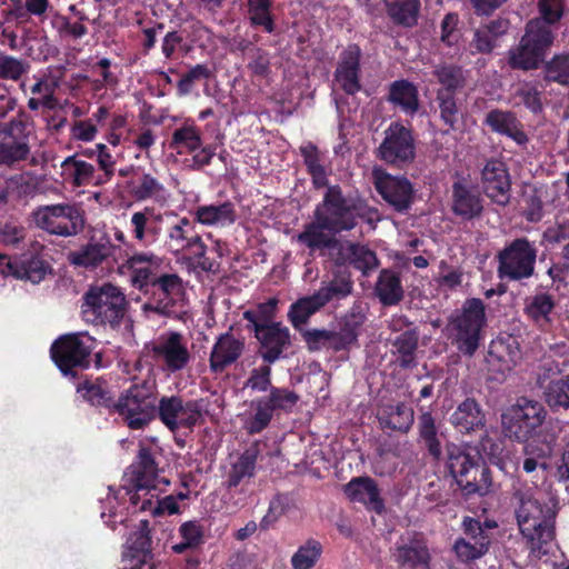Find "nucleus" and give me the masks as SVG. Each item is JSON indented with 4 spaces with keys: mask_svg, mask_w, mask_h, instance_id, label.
Wrapping results in <instances>:
<instances>
[{
    "mask_svg": "<svg viewBox=\"0 0 569 569\" xmlns=\"http://www.w3.org/2000/svg\"><path fill=\"white\" fill-rule=\"evenodd\" d=\"M378 220V210L370 207L366 199L358 194L346 196L339 184L331 186L316 204L313 220L303 226L296 241L310 253L328 250L330 260L337 267H348L353 242H343L336 234L353 230L360 221L375 227Z\"/></svg>",
    "mask_w": 569,
    "mask_h": 569,
    "instance_id": "f257e3e1",
    "label": "nucleus"
},
{
    "mask_svg": "<svg viewBox=\"0 0 569 569\" xmlns=\"http://www.w3.org/2000/svg\"><path fill=\"white\" fill-rule=\"evenodd\" d=\"M81 315L87 323L106 330L130 331L133 327L124 293L111 283L89 288L82 297Z\"/></svg>",
    "mask_w": 569,
    "mask_h": 569,
    "instance_id": "f03ea898",
    "label": "nucleus"
},
{
    "mask_svg": "<svg viewBox=\"0 0 569 569\" xmlns=\"http://www.w3.org/2000/svg\"><path fill=\"white\" fill-rule=\"evenodd\" d=\"M446 469L462 497H485L492 491V473L479 452L450 443L446 448Z\"/></svg>",
    "mask_w": 569,
    "mask_h": 569,
    "instance_id": "7ed1b4c3",
    "label": "nucleus"
},
{
    "mask_svg": "<svg viewBox=\"0 0 569 569\" xmlns=\"http://www.w3.org/2000/svg\"><path fill=\"white\" fill-rule=\"evenodd\" d=\"M487 325L486 305L480 298H468L448 321L452 345L463 356L472 357L479 349Z\"/></svg>",
    "mask_w": 569,
    "mask_h": 569,
    "instance_id": "20e7f679",
    "label": "nucleus"
},
{
    "mask_svg": "<svg viewBox=\"0 0 569 569\" xmlns=\"http://www.w3.org/2000/svg\"><path fill=\"white\" fill-rule=\"evenodd\" d=\"M157 406L156 385L144 380L119 395L114 413L130 430H143L157 418Z\"/></svg>",
    "mask_w": 569,
    "mask_h": 569,
    "instance_id": "39448f33",
    "label": "nucleus"
},
{
    "mask_svg": "<svg viewBox=\"0 0 569 569\" xmlns=\"http://www.w3.org/2000/svg\"><path fill=\"white\" fill-rule=\"evenodd\" d=\"M553 40L555 34L549 27L539 19L529 20L519 44L508 52V66L521 71L539 69Z\"/></svg>",
    "mask_w": 569,
    "mask_h": 569,
    "instance_id": "423d86ee",
    "label": "nucleus"
},
{
    "mask_svg": "<svg viewBox=\"0 0 569 569\" xmlns=\"http://www.w3.org/2000/svg\"><path fill=\"white\" fill-rule=\"evenodd\" d=\"M94 346L96 339L87 332L66 333L52 342L50 357L62 376L76 379L90 368Z\"/></svg>",
    "mask_w": 569,
    "mask_h": 569,
    "instance_id": "0eeeda50",
    "label": "nucleus"
},
{
    "mask_svg": "<svg viewBox=\"0 0 569 569\" xmlns=\"http://www.w3.org/2000/svg\"><path fill=\"white\" fill-rule=\"evenodd\" d=\"M538 248L527 237L507 241L496 254L500 281H522L535 274Z\"/></svg>",
    "mask_w": 569,
    "mask_h": 569,
    "instance_id": "6e6552de",
    "label": "nucleus"
},
{
    "mask_svg": "<svg viewBox=\"0 0 569 569\" xmlns=\"http://www.w3.org/2000/svg\"><path fill=\"white\" fill-rule=\"evenodd\" d=\"M142 293L147 297L142 306L144 312L174 319L186 313V290L177 273H166Z\"/></svg>",
    "mask_w": 569,
    "mask_h": 569,
    "instance_id": "1a4fd4ad",
    "label": "nucleus"
},
{
    "mask_svg": "<svg viewBox=\"0 0 569 569\" xmlns=\"http://www.w3.org/2000/svg\"><path fill=\"white\" fill-rule=\"evenodd\" d=\"M209 406L208 398L184 400L181 396H163L158 399L157 417L171 432L180 428L192 431L204 422Z\"/></svg>",
    "mask_w": 569,
    "mask_h": 569,
    "instance_id": "9d476101",
    "label": "nucleus"
},
{
    "mask_svg": "<svg viewBox=\"0 0 569 569\" xmlns=\"http://www.w3.org/2000/svg\"><path fill=\"white\" fill-rule=\"evenodd\" d=\"M547 410L538 400L520 397L501 416L506 437L518 442H526L542 426Z\"/></svg>",
    "mask_w": 569,
    "mask_h": 569,
    "instance_id": "9b49d317",
    "label": "nucleus"
},
{
    "mask_svg": "<svg viewBox=\"0 0 569 569\" xmlns=\"http://www.w3.org/2000/svg\"><path fill=\"white\" fill-rule=\"evenodd\" d=\"M300 400V396L289 388L273 387L267 396L252 400L254 413L246 422L249 435L262 432L271 422L274 415H290Z\"/></svg>",
    "mask_w": 569,
    "mask_h": 569,
    "instance_id": "f8f14e48",
    "label": "nucleus"
},
{
    "mask_svg": "<svg viewBox=\"0 0 569 569\" xmlns=\"http://www.w3.org/2000/svg\"><path fill=\"white\" fill-rule=\"evenodd\" d=\"M496 528L498 523L495 520L481 521L479 518L463 517L461 521L463 537L458 538L452 547L457 558L462 562H471L483 557L491 545V530Z\"/></svg>",
    "mask_w": 569,
    "mask_h": 569,
    "instance_id": "ddd939ff",
    "label": "nucleus"
},
{
    "mask_svg": "<svg viewBox=\"0 0 569 569\" xmlns=\"http://www.w3.org/2000/svg\"><path fill=\"white\" fill-rule=\"evenodd\" d=\"M34 221L46 232L66 238L82 232L86 224L83 210L70 203L42 207L34 212Z\"/></svg>",
    "mask_w": 569,
    "mask_h": 569,
    "instance_id": "4468645a",
    "label": "nucleus"
},
{
    "mask_svg": "<svg viewBox=\"0 0 569 569\" xmlns=\"http://www.w3.org/2000/svg\"><path fill=\"white\" fill-rule=\"evenodd\" d=\"M380 160L402 167L416 157L415 139L411 130L399 122H392L385 131V138L377 150Z\"/></svg>",
    "mask_w": 569,
    "mask_h": 569,
    "instance_id": "2eb2a0df",
    "label": "nucleus"
},
{
    "mask_svg": "<svg viewBox=\"0 0 569 569\" xmlns=\"http://www.w3.org/2000/svg\"><path fill=\"white\" fill-rule=\"evenodd\" d=\"M373 186L382 199L398 212L410 209L415 199L412 183L406 177L391 176L383 169L372 170Z\"/></svg>",
    "mask_w": 569,
    "mask_h": 569,
    "instance_id": "dca6fc26",
    "label": "nucleus"
},
{
    "mask_svg": "<svg viewBox=\"0 0 569 569\" xmlns=\"http://www.w3.org/2000/svg\"><path fill=\"white\" fill-rule=\"evenodd\" d=\"M151 353L157 362L172 373L183 370L191 360L187 342L178 331L161 335L152 343Z\"/></svg>",
    "mask_w": 569,
    "mask_h": 569,
    "instance_id": "f3484780",
    "label": "nucleus"
},
{
    "mask_svg": "<svg viewBox=\"0 0 569 569\" xmlns=\"http://www.w3.org/2000/svg\"><path fill=\"white\" fill-rule=\"evenodd\" d=\"M140 529L132 532L122 553L120 569H162L151 550L149 522L140 521Z\"/></svg>",
    "mask_w": 569,
    "mask_h": 569,
    "instance_id": "a211bd4d",
    "label": "nucleus"
},
{
    "mask_svg": "<svg viewBox=\"0 0 569 569\" xmlns=\"http://www.w3.org/2000/svg\"><path fill=\"white\" fill-rule=\"evenodd\" d=\"M137 458V462L131 466V477L128 480L129 487L126 492V495L129 496L131 505L134 507L138 506L141 500L140 492L143 491V496H147L150 490L156 489V480L159 470L150 448L140 447Z\"/></svg>",
    "mask_w": 569,
    "mask_h": 569,
    "instance_id": "6ab92c4d",
    "label": "nucleus"
},
{
    "mask_svg": "<svg viewBox=\"0 0 569 569\" xmlns=\"http://www.w3.org/2000/svg\"><path fill=\"white\" fill-rule=\"evenodd\" d=\"M257 340V355L264 363L272 365L288 358L287 351L292 346L291 333L288 327L280 323L260 328L253 333Z\"/></svg>",
    "mask_w": 569,
    "mask_h": 569,
    "instance_id": "aec40b11",
    "label": "nucleus"
},
{
    "mask_svg": "<svg viewBox=\"0 0 569 569\" xmlns=\"http://www.w3.org/2000/svg\"><path fill=\"white\" fill-rule=\"evenodd\" d=\"M481 183L485 194L496 204L505 207L510 202L511 180L506 164L490 159L481 170Z\"/></svg>",
    "mask_w": 569,
    "mask_h": 569,
    "instance_id": "412c9836",
    "label": "nucleus"
},
{
    "mask_svg": "<svg viewBox=\"0 0 569 569\" xmlns=\"http://www.w3.org/2000/svg\"><path fill=\"white\" fill-rule=\"evenodd\" d=\"M361 49L358 44H348L339 54L335 70V80L348 96H355L361 89Z\"/></svg>",
    "mask_w": 569,
    "mask_h": 569,
    "instance_id": "4be33fe9",
    "label": "nucleus"
},
{
    "mask_svg": "<svg viewBox=\"0 0 569 569\" xmlns=\"http://www.w3.org/2000/svg\"><path fill=\"white\" fill-rule=\"evenodd\" d=\"M483 199L480 192L465 178L451 186V212L465 220L480 218L483 212Z\"/></svg>",
    "mask_w": 569,
    "mask_h": 569,
    "instance_id": "5701e85b",
    "label": "nucleus"
},
{
    "mask_svg": "<svg viewBox=\"0 0 569 569\" xmlns=\"http://www.w3.org/2000/svg\"><path fill=\"white\" fill-rule=\"evenodd\" d=\"M553 372L551 365L540 367L537 383L542 389L545 403L551 412L560 413L569 410V375L550 379Z\"/></svg>",
    "mask_w": 569,
    "mask_h": 569,
    "instance_id": "b1692460",
    "label": "nucleus"
},
{
    "mask_svg": "<svg viewBox=\"0 0 569 569\" xmlns=\"http://www.w3.org/2000/svg\"><path fill=\"white\" fill-rule=\"evenodd\" d=\"M116 246L111 239L103 234L100 238L92 237L86 244L68 253L71 266L84 269H94L113 254Z\"/></svg>",
    "mask_w": 569,
    "mask_h": 569,
    "instance_id": "393cba45",
    "label": "nucleus"
},
{
    "mask_svg": "<svg viewBox=\"0 0 569 569\" xmlns=\"http://www.w3.org/2000/svg\"><path fill=\"white\" fill-rule=\"evenodd\" d=\"M126 188L130 197L136 201L152 200L157 203H164L168 199L164 186L156 177L141 168L132 171Z\"/></svg>",
    "mask_w": 569,
    "mask_h": 569,
    "instance_id": "a878e982",
    "label": "nucleus"
},
{
    "mask_svg": "<svg viewBox=\"0 0 569 569\" xmlns=\"http://www.w3.org/2000/svg\"><path fill=\"white\" fill-rule=\"evenodd\" d=\"M244 350V341L226 332L218 337L209 358L212 373H222L229 366L238 361Z\"/></svg>",
    "mask_w": 569,
    "mask_h": 569,
    "instance_id": "bb28decb",
    "label": "nucleus"
},
{
    "mask_svg": "<svg viewBox=\"0 0 569 569\" xmlns=\"http://www.w3.org/2000/svg\"><path fill=\"white\" fill-rule=\"evenodd\" d=\"M77 392L90 406L104 409L110 415H114L117 398L109 380L104 377L84 379L77 386Z\"/></svg>",
    "mask_w": 569,
    "mask_h": 569,
    "instance_id": "cd10ccee",
    "label": "nucleus"
},
{
    "mask_svg": "<svg viewBox=\"0 0 569 569\" xmlns=\"http://www.w3.org/2000/svg\"><path fill=\"white\" fill-rule=\"evenodd\" d=\"M343 492L350 501L362 503L377 513L385 510V502L380 496L378 485L368 476L352 478L343 487Z\"/></svg>",
    "mask_w": 569,
    "mask_h": 569,
    "instance_id": "c85d7f7f",
    "label": "nucleus"
},
{
    "mask_svg": "<svg viewBox=\"0 0 569 569\" xmlns=\"http://www.w3.org/2000/svg\"><path fill=\"white\" fill-rule=\"evenodd\" d=\"M377 419L382 430L406 435L413 426L415 411L403 401L385 403L378 408Z\"/></svg>",
    "mask_w": 569,
    "mask_h": 569,
    "instance_id": "c756f323",
    "label": "nucleus"
},
{
    "mask_svg": "<svg viewBox=\"0 0 569 569\" xmlns=\"http://www.w3.org/2000/svg\"><path fill=\"white\" fill-rule=\"evenodd\" d=\"M511 500L516 507L515 512L520 532L533 530L535 523L543 519L542 507L533 497L530 488H515Z\"/></svg>",
    "mask_w": 569,
    "mask_h": 569,
    "instance_id": "7c9ffc66",
    "label": "nucleus"
},
{
    "mask_svg": "<svg viewBox=\"0 0 569 569\" xmlns=\"http://www.w3.org/2000/svg\"><path fill=\"white\" fill-rule=\"evenodd\" d=\"M390 352L395 363L402 370L413 369L418 366L419 330L411 328L389 339Z\"/></svg>",
    "mask_w": 569,
    "mask_h": 569,
    "instance_id": "2f4dec72",
    "label": "nucleus"
},
{
    "mask_svg": "<svg viewBox=\"0 0 569 569\" xmlns=\"http://www.w3.org/2000/svg\"><path fill=\"white\" fill-rule=\"evenodd\" d=\"M259 455V445L254 442L246 448L237 460L231 463L226 480L228 490H233L254 477Z\"/></svg>",
    "mask_w": 569,
    "mask_h": 569,
    "instance_id": "473e14b6",
    "label": "nucleus"
},
{
    "mask_svg": "<svg viewBox=\"0 0 569 569\" xmlns=\"http://www.w3.org/2000/svg\"><path fill=\"white\" fill-rule=\"evenodd\" d=\"M485 124L491 131L512 139L519 146L528 142V137L512 111L493 109L487 113Z\"/></svg>",
    "mask_w": 569,
    "mask_h": 569,
    "instance_id": "72a5a7b5",
    "label": "nucleus"
},
{
    "mask_svg": "<svg viewBox=\"0 0 569 569\" xmlns=\"http://www.w3.org/2000/svg\"><path fill=\"white\" fill-rule=\"evenodd\" d=\"M166 228L164 244L172 253H180L190 248L191 242L200 234L196 231V221L189 220L187 217H178Z\"/></svg>",
    "mask_w": 569,
    "mask_h": 569,
    "instance_id": "f704fd0d",
    "label": "nucleus"
},
{
    "mask_svg": "<svg viewBox=\"0 0 569 569\" xmlns=\"http://www.w3.org/2000/svg\"><path fill=\"white\" fill-rule=\"evenodd\" d=\"M450 422L461 433H470L485 427L486 416L473 398H467L458 405L450 417Z\"/></svg>",
    "mask_w": 569,
    "mask_h": 569,
    "instance_id": "c9c22d12",
    "label": "nucleus"
},
{
    "mask_svg": "<svg viewBox=\"0 0 569 569\" xmlns=\"http://www.w3.org/2000/svg\"><path fill=\"white\" fill-rule=\"evenodd\" d=\"M387 100L408 116H415L420 109L418 87L407 79L389 84Z\"/></svg>",
    "mask_w": 569,
    "mask_h": 569,
    "instance_id": "e433bc0d",
    "label": "nucleus"
},
{
    "mask_svg": "<svg viewBox=\"0 0 569 569\" xmlns=\"http://www.w3.org/2000/svg\"><path fill=\"white\" fill-rule=\"evenodd\" d=\"M194 221L203 226L229 227L237 221L236 207L231 201L219 204H201L193 211Z\"/></svg>",
    "mask_w": 569,
    "mask_h": 569,
    "instance_id": "4c0bfd02",
    "label": "nucleus"
},
{
    "mask_svg": "<svg viewBox=\"0 0 569 569\" xmlns=\"http://www.w3.org/2000/svg\"><path fill=\"white\" fill-rule=\"evenodd\" d=\"M202 132L194 120L187 118L182 124L176 128L169 141V148L178 154H191L202 146Z\"/></svg>",
    "mask_w": 569,
    "mask_h": 569,
    "instance_id": "58836bf2",
    "label": "nucleus"
},
{
    "mask_svg": "<svg viewBox=\"0 0 569 569\" xmlns=\"http://www.w3.org/2000/svg\"><path fill=\"white\" fill-rule=\"evenodd\" d=\"M375 295L385 307L399 305L405 298L399 273L392 269H382L375 284Z\"/></svg>",
    "mask_w": 569,
    "mask_h": 569,
    "instance_id": "ea45409f",
    "label": "nucleus"
},
{
    "mask_svg": "<svg viewBox=\"0 0 569 569\" xmlns=\"http://www.w3.org/2000/svg\"><path fill=\"white\" fill-rule=\"evenodd\" d=\"M279 299L276 297L269 298L264 302L256 303L253 307L247 309L242 313V318L247 321L246 329L249 332H257L260 328H268V326L280 323L277 321Z\"/></svg>",
    "mask_w": 569,
    "mask_h": 569,
    "instance_id": "a19ab883",
    "label": "nucleus"
},
{
    "mask_svg": "<svg viewBox=\"0 0 569 569\" xmlns=\"http://www.w3.org/2000/svg\"><path fill=\"white\" fill-rule=\"evenodd\" d=\"M556 308V299L548 292H537L526 299L523 313L540 327L551 323V313Z\"/></svg>",
    "mask_w": 569,
    "mask_h": 569,
    "instance_id": "79ce46f5",
    "label": "nucleus"
},
{
    "mask_svg": "<svg viewBox=\"0 0 569 569\" xmlns=\"http://www.w3.org/2000/svg\"><path fill=\"white\" fill-rule=\"evenodd\" d=\"M386 11L391 21L405 28H412L418 23L420 0H385Z\"/></svg>",
    "mask_w": 569,
    "mask_h": 569,
    "instance_id": "37998d69",
    "label": "nucleus"
},
{
    "mask_svg": "<svg viewBox=\"0 0 569 569\" xmlns=\"http://www.w3.org/2000/svg\"><path fill=\"white\" fill-rule=\"evenodd\" d=\"M395 557L400 569H429L430 553L420 541L398 547Z\"/></svg>",
    "mask_w": 569,
    "mask_h": 569,
    "instance_id": "c03bdc74",
    "label": "nucleus"
},
{
    "mask_svg": "<svg viewBox=\"0 0 569 569\" xmlns=\"http://www.w3.org/2000/svg\"><path fill=\"white\" fill-rule=\"evenodd\" d=\"M432 73L440 84L436 92L457 94L466 86L467 78L463 68L460 66L441 63L435 68Z\"/></svg>",
    "mask_w": 569,
    "mask_h": 569,
    "instance_id": "a18cd8bd",
    "label": "nucleus"
},
{
    "mask_svg": "<svg viewBox=\"0 0 569 569\" xmlns=\"http://www.w3.org/2000/svg\"><path fill=\"white\" fill-rule=\"evenodd\" d=\"M418 435L429 456L439 461L442 456V448L438 437L436 419L430 411H425L418 417Z\"/></svg>",
    "mask_w": 569,
    "mask_h": 569,
    "instance_id": "49530a36",
    "label": "nucleus"
},
{
    "mask_svg": "<svg viewBox=\"0 0 569 569\" xmlns=\"http://www.w3.org/2000/svg\"><path fill=\"white\" fill-rule=\"evenodd\" d=\"M272 0H248L247 13L250 26L261 28L267 33L276 30L274 18L272 14Z\"/></svg>",
    "mask_w": 569,
    "mask_h": 569,
    "instance_id": "de8ad7c7",
    "label": "nucleus"
},
{
    "mask_svg": "<svg viewBox=\"0 0 569 569\" xmlns=\"http://www.w3.org/2000/svg\"><path fill=\"white\" fill-rule=\"evenodd\" d=\"M323 307L322 302L315 292L311 296L299 298L291 303L288 310V320L296 330L308 322L310 317Z\"/></svg>",
    "mask_w": 569,
    "mask_h": 569,
    "instance_id": "09e8293b",
    "label": "nucleus"
},
{
    "mask_svg": "<svg viewBox=\"0 0 569 569\" xmlns=\"http://www.w3.org/2000/svg\"><path fill=\"white\" fill-rule=\"evenodd\" d=\"M300 153L303 158V162L307 167V171L311 177L315 189H321L326 187V191L332 184H329L327 172L321 163L319 150L315 144H308L300 148Z\"/></svg>",
    "mask_w": 569,
    "mask_h": 569,
    "instance_id": "8fccbe9b",
    "label": "nucleus"
},
{
    "mask_svg": "<svg viewBox=\"0 0 569 569\" xmlns=\"http://www.w3.org/2000/svg\"><path fill=\"white\" fill-rule=\"evenodd\" d=\"M34 83L29 87L31 97L28 100V108L32 111L41 107L53 109L56 106L54 88L44 76L34 78Z\"/></svg>",
    "mask_w": 569,
    "mask_h": 569,
    "instance_id": "3c124183",
    "label": "nucleus"
},
{
    "mask_svg": "<svg viewBox=\"0 0 569 569\" xmlns=\"http://www.w3.org/2000/svg\"><path fill=\"white\" fill-rule=\"evenodd\" d=\"M179 536L181 541L172 545L171 549L174 553H183L189 549L200 547L204 541L203 527L197 520H189L180 525Z\"/></svg>",
    "mask_w": 569,
    "mask_h": 569,
    "instance_id": "603ef678",
    "label": "nucleus"
},
{
    "mask_svg": "<svg viewBox=\"0 0 569 569\" xmlns=\"http://www.w3.org/2000/svg\"><path fill=\"white\" fill-rule=\"evenodd\" d=\"M489 355L507 365H516L521 358L517 339L512 336L497 337L489 346Z\"/></svg>",
    "mask_w": 569,
    "mask_h": 569,
    "instance_id": "864d4df0",
    "label": "nucleus"
},
{
    "mask_svg": "<svg viewBox=\"0 0 569 569\" xmlns=\"http://www.w3.org/2000/svg\"><path fill=\"white\" fill-rule=\"evenodd\" d=\"M152 213V208H144L143 211L134 212L131 217L133 237L143 244L152 243L160 231V228L154 222L148 221V214Z\"/></svg>",
    "mask_w": 569,
    "mask_h": 569,
    "instance_id": "5fc2aeb1",
    "label": "nucleus"
},
{
    "mask_svg": "<svg viewBox=\"0 0 569 569\" xmlns=\"http://www.w3.org/2000/svg\"><path fill=\"white\" fill-rule=\"evenodd\" d=\"M543 79L546 82L569 86V52L555 54L543 62Z\"/></svg>",
    "mask_w": 569,
    "mask_h": 569,
    "instance_id": "6e6d98bb",
    "label": "nucleus"
},
{
    "mask_svg": "<svg viewBox=\"0 0 569 569\" xmlns=\"http://www.w3.org/2000/svg\"><path fill=\"white\" fill-rule=\"evenodd\" d=\"M323 548L320 541L309 538L303 545L299 546L291 557L292 569H311L321 558Z\"/></svg>",
    "mask_w": 569,
    "mask_h": 569,
    "instance_id": "4d7b16f0",
    "label": "nucleus"
},
{
    "mask_svg": "<svg viewBox=\"0 0 569 569\" xmlns=\"http://www.w3.org/2000/svg\"><path fill=\"white\" fill-rule=\"evenodd\" d=\"M77 156L66 158L61 168L72 179L74 186L81 187L92 183L96 170L93 164L79 160Z\"/></svg>",
    "mask_w": 569,
    "mask_h": 569,
    "instance_id": "13d9d810",
    "label": "nucleus"
},
{
    "mask_svg": "<svg viewBox=\"0 0 569 569\" xmlns=\"http://www.w3.org/2000/svg\"><path fill=\"white\" fill-rule=\"evenodd\" d=\"M457 94L436 92V103L439 110L440 120L448 129L455 130L461 116Z\"/></svg>",
    "mask_w": 569,
    "mask_h": 569,
    "instance_id": "bf43d9fd",
    "label": "nucleus"
},
{
    "mask_svg": "<svg viewBox=\"0 0 569 569\" xmlns=\"http://www.w3.org/2000/svg\"><path fill=\"white\" fill-rule=\"evenodd\" d=\"M353 282L349 277H335L328 284L316 291L323 307L332 300H341L351 295Z\"/></svg>",
    "mask_w": 569,
    "mask_h": 569,
    "instance_id": "052dcab7",
    "label": "nucleus"
},
{
    "mask_svg": "<svg viewBox=\"0 0 569 569\" xmlns=\"http://www.w3.org/2000/svg\"><path fill=\"white\" fill-rule=\"evenodd\" d=\"M162 260L159 258L157 262H151L131 272L132 286L140 292L148 291V288L163 277L167 272L161 270Z\"/></svg>",
    "mask_w": 569,
    "mask_h": 569,
    "instance_id": "680f3d73",
    "label": "nucleus"
},
{
    "mask_svg": "<svg viewBox=\"0 0 569 569\" xmlns=\"http://www.w3.org/2000/svg\"><path fill=\"white\" fill-rule=\"evenodd\" d=\"M28 114L20 111L19 114L9 122L0 123V137L14 142L29 143Z\"/></svg>",
    "mask_w": 569,
    "mask_h": 569,
    "instance_id": "e2e57ef3",
    "label": "nucleus"
},
{
    "mask_svg": "<svg viewBox=\"0 0 569 569\" xmlns=\"http://www.w3.org/2000/svg\"><path fill=\"white\" fill-rule=\"evenodd\" d=\"M30 146L26 142H14L0 138V166L13 167L27 160Z\"/></svg>",
    "mask_w": 569,
    "mask_h": 569,
    "instance_id": "0e129e2a",
    "label": "nucleus"
},
{
    "mask_svg": "<svg viewBox=\"0 0 569 569\" xmlns=\"http://www.w3.org/2000/svg\"><path fill=\"white\" fill-rule=\"evenodd\" d=\"M521 533L530 542L531 550H540L555 539V527L543 518L535 523L533 530H522Z\"/></svg>",
    "mask_w": 569,
    "mask_h": 569,
    "instance_id": "69168bd1",
    "label": "nucleus"
},
{
    "mask_svg": "<svg viewBox=\"0 0 569 569\" xmlns=\"http://www.w3.org/2000/svg\"><path fill=\"white\" fill-rule=\"evenodd\" d=\"M378 264L379 260L375 251L363 244L353 242L349 266L367 276L369 271L376 269Z\"/></svg>",
    "mask_w": 569,
    "mask_h": 569,
    "instance_id": "338daca9",
    "label": "nucleus"
},
{
    "mask_svg": "<svg viewBox=\"0 0 569 569\" xmlns=\"http://www.w3.org/2000/svg\"><path fill=\"white\" fill-rule=\"evenodd\" d=\"M213 72L212 70L203 63H198L190 68L177 83V90L179 96H187L189 94L192 89L193 84L201 80H208L212 77Z\"/></svg>",
    "mask_w": 569,
    "mask_h": 569,
    "instance_id": "774afa93",
    "label": "nucleus"
}]
</instances>
